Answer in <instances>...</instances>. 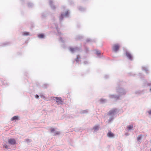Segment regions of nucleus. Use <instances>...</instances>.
Instances as JSON below:
<instances>
[{"label":"nucleus","instance_id":"nucleus-1","mask_svg":"<svg viewBox=\"0 0 151 151\" xmlns=\"http://www.w3.org/2000/svg\"><path fill=\"white\" fill-rule=\"evenodd\" d=\"M118 112V111L116 109H113L109 111L107 114L109 116V119L108 120L109 123L111 122L114 118L115 115Z\"/></svg>","mask_w":151,"mask_h":151},{"label":"nucleus","instance_id":"nucleus-15","mask_svg":"<svg viewBox=\"0 0 151 151\" xmlns=\"http://www.w3.org/2000/svg\"><path fill=\"white\" fill-rule=\"evenodd\" d=\"M133 127V126L132 125H130L128 126H127V129L128 130H131Z\"/></svg>","mask_w":151,"mask_h":151},{"label":"nucleus","instance_id":"nucleus-24","mask_svg":"<svg viewBox=\"0 0 151 151\" xmlns=\"http://www.w3.org/2000/svg\"><path fill=\"white\" fill-rule=\"evenodd\" d=\"M100 52L99 51L97 50L96 51V54L98 56H99L100 55Z\"/></svg>","mask_w":151,"mask_h":151},{"label":"nucleus","instance_id":"nucleus-10","mask_svg":"<svg viewBox=\"0 0 151 151\" xmlns=\"http://www.w3.org/2000/svg\"><path fill=\"white\" fill-rule=\"evenodd\" d=\"M119 96H115V95H111L109 96V97L110 98H113L115 100H117L119 99Z\"/></svg>","mask_w":151,"mask_h":151},{"label":"nucleus","instance_id":"nucleus-20","mask_svg":"<svg viewBox=\"0 0 151 151\" xmlns=\"http://www.w3.org/2000/svg\"><path fill=\"white\" fill-rule=\"evenodd\" d=\"M60 134V132L59 131H56L55 132V133L54 134V135L55 136L57 135H58Z\"/></svg>","mask_w":151,"mask_h":151},{"label":"nucleus","instance_id":"nucleus-17","mask_svg":"<svg viewBox=\"0 0 151 151\" xmlns=\"http://www.w3.org/2000/svg\"><path fill=\"white\" fill-rule=\"evenodd\" d=\"M18 116H15L13 117L12 119V120H18Z\"/></svg>","mask_w":151,"mask_h":151},{"label":"nucleus","instance_id":"nucleus-22","mask_svg":"<svg viewBox=\"0 0 151 151\" xmlns=\"http://www.w3.org/2000/svg\"><path fill=\"white\" fill-rule=\"evenodd\" d=\"M22 35L24 36H27L29 35V33L27 32H24L22 33Z\"/></svg>","mask_w":151,"mask_h":151},{"label":"nucleus","instance_id":"nucleus-40","mask_svg":"<svg viewBox=\"0 0 151 151\" xmlns=\"http://www.w3.org/2000/svg\"><path fill=\"white\" fill-rule=\"evenodd\" d=\"M150 151H151V148H150Z\"/></svg>","mask_w":151,"mask_h":151},{"label":"nucleus","instance_id":"nucleus-7","mask_svg":"<svg viewBox=\"0 0 151 151\" xmlns=\"http://www.w3.org/2000/svg\"><path fill=\"white\" fill-rule=\"evenodd\" d=\"M55 98L56 99V102L58 105H59L60 104H62L63 102V101L60 97H56Z\"/></svg>","mask_w":151,"mask_h":151},{"label":"nucleus","instance_id":"nucleus-5","mask_svg":"<svg viewBox=\"0 0 151 151\" xmlns=\"http://www.w3.org/2000/svg\"><path fill=\"white\" fill-rule=\"evenodd\" d=\"M119 45L118 44L114 45L113 47V50L115 52H117L119 48Z\"/></svg>","mask_w":151,"mask_h":151},{"label":"nucleus","instance_id":"nucleus-2","mask_svg":"<svg viewBox=\"0 0 151 151\" xmlns=\"http://www.w3.org/2000/svg\"><path fill=\"white\" fill-rule=\"evenodd\" d=\"M69 13L70 12L68 11L65 12L64 14H62L60 17V20L61 21L63 20V18L64 17H68Z\"/></svg>","mask_w":151,"mask_h":151},{"label":"nucleus","instance_id":"nucleus-9","mask_svg":"<svg viewBox=\"0 0 151 151\" xmlns=\"http://www.w3.org/2000/svg\"><path fill=\"white\" fill-rule=\"evenodd\" d=\"M107 136L110 138H112L114 137L115 135L111 131H109L107 134Z\"/></svg>","mask_w":151,"mask_h":151},{"label":"nucleus","instance_id":"nucleus-8","mask_svg":"<svg viewBox=\"0 0 151 151\" xmlns=\"http://www.w3.org/2000/svg\"><path fill=\"white\" fill-rule=\"evenodd\" d=\"M8 142L10 144L14 145L16 144V141L14 139H9Z\"/></svg>","mask_w":151,"mask_h":151},{"label":"nucleus","instance_id":"nucleus-36","mask_svg":"<svg viewBox=\"0 0 151 151\" xmlns=\"http://www.w3.org/2000/svg\"><path fill=\"white\" fill-rule=\"evenodd\" d=\"M89 41H90V39H88L87 40V42H88Z\"/></svg>","mask_w":151,"mask_h":151},{"label":"nucleus","instance_id":"nucleus-11","mask_svg":"<svg viewBox=\"0 0 151 151\" xmlns=\"http://www.w3.org/2000/svg\"><path fill=\"white\" fill-rule=\"evenodd\" d=\"M99 126L98 125H96L94 126L93 128V132H95L98 131L99 129Z\"/></svg>","mask_w":151,"mask_h":151},{"label":"nucleus","instance_id":"nucleus-6","mask_svg":"<svg viewBox=\"0 0 151 151\" xmlns=\"http://www.w3.org/2000/svg\"><path fill=\"white\" fill-rule=\"evenodd\" d=\"M125 52L126 53V55L128 58L130 60H132V57L131 54L126 50L125 51Z\"/></svg>","mask_w":151,"mask_h":151},{"label":"nucleus","instance_id":"nucleus-18","mask_svg":"<svg viewBox=\"0 0 151 151\" xmlns=\"http://www.w3.org/2000/svg\"><path fill=\"white\" fill-rule=\"evenodd\" d=\"M142 135H139L137 137V140L138 141H139L142 139Z\"/></svg>","mask_w":151,"mask_h":151},{"label":"nucleus","instance_id":"nucleus-32","mask_svg":"<svg viewBox=\"0 0 151 151\" xmlns=\"http://www.w3.org/2000/svg\"><path fill=\"white\" fill-rule=\"evenodd\" d=\"M125 134L126 136H128L129 135V133H126Z\"/></svg>","mask_w":151,"mask_h":151},{"label":"nucleus","instance_id":"nucleus-33","mask_svg":"<svg viewBox=\"0 0 151 151\" xmlns=\"http://www.w3.org/2000/svg\"><path fill=\"white\" fill-rule=\"evenodd\" d=\"M140 93V92L139 91H138V92H135V93L137 94H139Z\"/></svg>","mask_w":151,"mask_h":151},{"label":"nucleus","instance_id":"nucleus-23","mask_svg":"<svg viewBox=\"0 0 151 151\" xmlns=\"http://www.w3.org/2000/svg\"><path fill=\"white\" fill-rule=\"evenodd\" d=\"M33 6V4L32 3H29L28 4V6L29 7H31Z\"/></svg>","mask_w":151,"mask_h":151},{"label":"nucleus","instance_id":"nucleus-31","mask_svg":"<svg viewBox=\"0 0 151 151\" xmlns=\"http://www.w3.org/2000/svg\"><path fill=\"white\" fill-rule=\"evenodd\" d=\"M82 9H83L81 7H80L79 8V9L81 11H82Z\"/></svg>","mask_w":151,"mask_h":151},{"label":"nucleus","instance_id":"nucleus-21","mask_svg":"<svg viewBox=\"0 0 151 151\" xmlns=\"http://www.w3.org/2000/svg\"><path fill=\"white\" fill-rule=\"evenodd\" d=\"M38 37L40 38H43L44 37V35L42 34H39L38 35Z\"/></svg>","mask_w":151,"mask_h":151},{"label":"nucleus","instance_id":"nucleus-34","mask_svg":"<svg viewBox=\"0 0 151 151\" xmlns=\"http://www.w3.org/2000/svg\"><path fill=\"white\" fill-rule=\"evenodd\" d=\"M105 78H108V76L107 75H106L105 76Z\"/></svg>","mask_w":151,"mask_h":151},{"label":"nucleus","instance_id":"nucleus-3","mask_svg":"<svg viewBox=\"0 0 151 151\" xmlns=\"http://www.w3.org/2000/svg\"><path fill=\"white\" fill-rule=\"evenodd\" d=\"M117 92L119 93L120 94V95L121 96L125 94L126 93V92L125 90L122 88H119L117 90Z\"/></svg>","mask_w":151,"mask_h":151},{"label":"nucleus","instance_id":"nucleus-35","mask_svg":"<svg viewBox=\"0 0 151 151\" xmlns=\"http://www.w3.org/2000/svg\"><path fill=\"white\" fill-rule=\"evenodd\" d=\"M84 63L85 64H86L88 63V62L87 61H85Z\"/></svg>","mask_w":151,"mask_h":151},{"label":"nucleus","instance_id":"nucleus-27","mask_svg":"<svg viewBox=\"0 0 151 151\" xmlns=\"http://www.w3.org/2000/svg\"><path fill=\"white\" fill-rule=\"evenodd\" d=\"M88 112V111L87 110H83V111L82 112V113H87Z\"/></svg>","mask_w":151,"mask_h":151},{"label":"nucleus","instance_id":"nucleus-39","mask_svg":"<svg viewBox=\"0 0 151 151\" xmlns=\"http://www.w3.org/2000/svg\"><path fill=\"white\" fill-rule=\"evenodd\" d=\"M150 91L151 92V88L150 89Z\"/></svg>","mask_w":151,"mask_h":151},{"label":"nucleus","instance_id":"nucleus-28","mask_svg":"<svg viewBox=\"0 0 151 151\" xmlns=\"http://www.w3.org/2000/svg\"><path fill=\"white\" fill-rule=\"evenodd\" d=\"M59 41L62 42H63V40L62 38L61 37H60Z\"/></svg>","mask_w":151,"mask_h":151},{"label":"nucleus","instance_id":"nucleus-19","mask_svg":"<svg viewBox=\"0 0 151 151\" xmlns=\"http://www.w3.org/2000/svg\"><path fill=\"white\" fill-rule=\"evenodd\" d=\"M80 59V57L79 55H77V58L75 59L77 63H78L79 61V59Z\"/></svg>","mask_w":151,"mask_h":151},{"label":"nucleus","instance_id":"nucleus-38","mask_svg":"<svg viewBox=\"0 0 151 151\" xmlns=\"http://www.w3.org/2000/svg\"><path fill=\"white\" fill-rule=\"evenodd\" d=\"M29 139H26V141H27V142L28 141H29Z\"/></svg>","mask_w":151,"mask_h":151},{"label":"nucleus","instance_id":"nucleus-13","mask_svg":"<svg viewBox=\"0 0 151 151\" xmlns=\"http://www.w3.org/2000/svg\"><path fill=\"white\" fill-rule=\"evenodd\" d=\"M50 132L52 133H53V134L54 133H55V132L56 131V129L54 128H53L52 127H51L50 129Z\"/></svg>","mask_w":151,"mask_h":151},{"label":"nucleus","instance_id":"nucleus-29","mask_svg":"<svg viewBox=\"0 0 151 151\" xmlns=\"http://www.w3.org/2000/svg\"><path fill=\"white\" fill-rule=\"evenodd\" d=\"M147 112L148 113L149 115H151V110H149V111H147Z\"/></svg>","mask_w":151,"mask_h":151},{"label":"nucleus","instance_id":"nucleus-37","mask_svg":"<svg viewBox=\"0 0 151 151\" xmlns=\"http://www.w3.org/2000/svg\"><path fill=\"white\" fill-rule=\"evenodd\" d=\"M42 98H44V96L43 95H40Z\"/></svg>","mask_w":151,"mask_h":151},{"label":"nucleus","instance_id":"nucleus-26","mask_svg":"<svg viewBox=\"0 0 151 151\" xmlns=\"http://www.w3.org/2000/svg\"><path fill=\"white\" fill-rule=\"evenodd\" d=\"M3 147L5 148H6L7 149H8V146L6 145H4V146Z\"/></svg>","mask_w":151,"mask_h":151},{"label":"nucleus","instance_id":"nucleus-25","mask_svg":"<svg viewBox=\"0 0 151 151\" xmlns=\"http://www.w3.org/2000/svg\"><path fill=\"white\" fill-rule=\"evenodd\" d=\"M106 100L105 99H101L100 100V101L101 102H105L106 101Z\"/></svg>","mask_w":151,"mask_h":151},{"label":"nucleus","instance_id":"nucleus-4","mask_svg":"<svg viewBox=\"0 0 151 151\" xmlns=\"http://www.w3.org/2000/svg\"><path fill=\"white\" fill-rule=\"evenodd\" d=\"M70 50L71 52L73 53L79 51V49L76 47L74 48L70 47Z\"/></svg>","mask_w":151,"mask_h":151},{"label":"nucleus","instance_id":"nucleus-14","mask_svg":"<svg viewBox=\"0 0 151 151\" xmlns=\"http://www.w3.org/2000/svg\"><path fill=\"white\" fill-rule=\"evenodd\" d=\"M55 27L58 32V35L60 36L62 35V33L59 32V31L58 29V27L56 25H55Z\"/></svg>","mask_w":151,"mask_h":151},{"label":"nucleus","instance_id":"nucleus-12","mask_svg":"<svg viewBox=\"0 0 151 151\" xmlns=\"http://www.w3.org/2000/svg\"><path fill=\"white\" fill-rule=\"evenodd\" d=\"M53 1L52 0H49V4L50 5L52 9H55V7L54 6H52V3Z\"/></svg>","mask_w":151,"mask_h":151},{"label":"nucleus","instance_id":"nucleus-30","mask_svg":"<svg viewBox=\"0 0 151 151\" xmlns=\"http://www.w3.org/2000/svg\"><path fill=\"white\" fill-rule=\"evenodd\" d=\"M35 96V97L37 99H38L39 98V96L37 94Z\"/></svg>","mask_w":151,"mask_h":151},{"label":"nucleus","instance_id":"nucleus-16","mask_svg":"<svg viewBox=\"0 0 151 151\" xmlns=\"http://www.w3.org/2000/svg\"><path fill=\"white\" fill-rule=\"evenodd\" d=\"M142 69L143 70H145L146 73H148V70L146 67H142Z\"/></svg>","mask_w":151,"mask_h":151}]
</instances>
